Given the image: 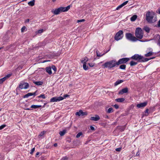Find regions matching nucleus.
Returning <instances> with one entry per match:
<instances>
[{
    "instance_id": "nucleus-27",
    "label": "nucleus",
    "mask_w": 160,
    "mask_h": 160,
    "mask_svg": "<svg viewBox=\"0 0 160 160\" xmlns=\"http://www.w3.org/2000/svg\"><path fill=\"white\" fill-rule=\"evenodd\" d=\"M126 65L125 64H122L119 67V68L121 69L124 70L126 69Z\"/></svg>"
},
{
    "instance_id": "nucleus-38",
    "label": "nucleus",
    "mask_w": 160,
    "mask_h": 160,
    "mask_svg": "<svg viewBox=\"0 0 160 160\" xmlns=\"http://www.w3.org/2000/svg\"><path fill=\"white\" fill-rule=\"evenodd\" d=\"M12 74L11 73L8 74L4 77L5 78V79H7L9 78L12 75Z\"/></svg>"
},
{
    "instance_id": "nucleus-63",
    "label": "nucleus",
    "mask_w": 160,
    "mask_h": 160,
    "mask_svg": "<svg viewBox=\"0 0 160 160\" xmlns=\"http://www.w3.org/2000/svg\"><path fill=\"white\" fill-rule=\"evenodd\" d=\"M159 52H160V51H159Z\"/></svg>"
},
{
    "instance_id": "nucleus-29",
    "label": "nucleus",
    "mask_w": 160,
    "mask_h": 160,
    "mask_svg": "<svg viewBox=\"0 0 160 160\" xmlns=\"http://www.w3.org/2000/svg\"><path fill=\"white\" fill-rule=\"evenodd\" d=\"M66 130H62V131H60L59 132V134L61 136H63L66 133Z\"/></svg>"
},
{
    "instance_id": "nucleus-36",
    "label": "nucleus",
    "mask_w": 160,
    "mask_h": 160,
    "mask_svg": "<svg viewBox=\"0 0 160 160\" xmlns=\"http://www.w3.org/2000/svg\"><path fill=\"white\" fill-rule=\"evenodd\" d=\"M38 97V98H42L43 99H45V98L46 97L45 96V95L44 94H41L40 95V96H39Z\"/></svg>"
},
{
    "instance_id": "nucleus-32",
    "label": "nucleus",
    "mask_w": 160,
    "mask_h": 160,
    "mask_svg": "<svg viewBox=\"0 0 160 160\" xmlns=\"http://www.w3.org/2000/svg\"><path fill=\"white\" fill-rule=\"evenodd\" d=\"M82 135V132H80L78 133L76 135V137L77 138H78L80 137V136Z\"/></svg>"
},
{
    "instance_id": "nucleus-44",
    "label": "nucleus",
    "mask_w": 160,
    "mask_h": 160,
    "mask_svg": "<svg viewBox=\"0 0 160 160\" xmlns=\"http://www.w3.org/2000/svg\"><path fill=\"white\" fill-rule=\"evenodd\" d=\"M35 148H32L31 151V152H30V153L31 154H32L33 152L35 151Z\"/></svg>"
},
{
    "instance_id": "nucleus-15",
    "label": "nucleus",
    "mask_w": 160,
    "mask_h": 160,
    "mask_svg": "<svg viewBox=\"0 0 160 160\" xmlns=\"http://www.w3.org/2000/svg\"><path fill=\"white\" fill-rule=\"evenodd\" d=\"M100 119L98 115H96L95 117H91L90 119L94 121H98Z\"/></svg>"
},
{
    "instance_id": "nucleus-37",
    "label": "nucleus",
    "mask_w": 160,
    "mask_h": 160,
    "mask_svg": "<svg viewBox=\"0 0 160 160\" xmlns=\"http://www.w3.org/2000/svg\"><path fill=\"white\" fill-rule=\"evenodd\" d=\"M45 132L44 131H43L40 132V134L38 136L41 137L45 133Z\"/></svg>"
},
{
    "instance_id": "nucleus-58",
    "label": "nucleus",
    "mask_w": 160,
    "mask_h": 160,
    "mask_svg": "<svg viewBox=\"0 0 160 160\" xmlns=\"http://www.w3.org/2000/svg\"><path fill=\"white\" fill-rule=\"evenodd\" d=\"M25 109L26 110H30V109L29 108H27Z\"/></svg>"
},
{
    "instance_id": "nucleus-9",
    "label": "nucleus",
    "mask_w": 160,
    "mask_h": 160,
    "mask_svg": "<svg viewBox=\"0 0 160 160\" xmlns=\"http://www.w3.org/2000/svg\"><path fill=\"white\" fill-rule=\"evenodd\" d=\"M63 99V98L61 96L58 97H54L50 99L51 102L59 101Z\"/></svg>"
},
{
    "instance_id": "nucleus-42",
    "label": "nucleus",
    "mask_w": 160,
    "mask_h": 160,
    "mask_svg": "<svg viewBox=\"0 0 160 160\" xmlns=\"http://www.w3.org/2000/svg\"><path fill=\"white\" fill-rule=\"evenodd\" d=\"M88 64L89 66L91 67H92L94 65V63H88Z\"/></svg>"
},
{
    "instance_id": "nucleus-18",
    "label": "nucleus",
    "mask_w": 160,
    "mask_h": 160,
    "mask_svg": "<svg viewBox=\"0 0 160 160\" xmlns=\"http://www.w3.org/2000/svg\"><path fill=\"white\" fill-rule=\"evenodd\" d=\"M46 72L50 75L52 73L51 68L50 67H48L46 68Z\"/></svg>"
},
{
    "instance_id": "nucleus-11",
    "label": "nucleus",
    "mask_w": 160,
    "mask_h": 160,
    "mask_svg": "<svg viewBox=\"0 0 160 160\" xmlns=\"http://www.w3.org/2000/svg\"><path fill=\"white\" fill-rule=\"evenodd\" d=\"M29 86V84L28 83H20L19 85V87L21 89H27Z\"/></svg>"
},
{
    "instance_id": "nucleus-40",
    "label": "nucleus",
    "mask_w": 160,
    "mask_h": 160,
    "mask_svg": "<svg viewBox=\"0 0 160 160\" xmlns=\"http://www.w3.org/2000/svg\"><path fill=\"white\" fill-rule=\"evenodd\" d=\"M52 68L53 70H54V71H56L57 70L56 67L54 65H52Z\"/></svg>"
},
{
    "instance_id": "nucleus-56",
    "label": "nucleus",
    "mask_w": 160,
    "mask_h": 160,
    "mask_svg": "<svg viewBox=\"0 0 160 160\" xmlns=\"http://www.w3.org/2000/svg\"><path fill=\"white\" fill-rule=\"evenodd\" d=\"M148 109H146V111H145V112L146 113V112L148 113Z\"/></svg>"
},
{
    "instance_id": "nucleus-23",
    "label": "nucleus",
    "mask_w": 160,
    "mask_h": 160,
    "mask_svg": "<svg viewBox=\"0 0 160 160\" xmlns=\"http://www.w3.org/2000/svg\"><path fill=\"white\" fill-rule=\"evenodd\" d=\"M109 50H108L106 52L104 53L103 54H101L98 51H96L97 56V57H101L104 55Z\"/></svg>"
},
{
    "instance_id": "nucleus-25",
    "label": "nucleus",
    "mask_w": 160,
    "mask_h": 160,
    "mask_svg": "<svg viewBox=\"0 0 160 160\" xmlns=\"http://www.w3.org/2000/svg\"><path fill=\"white\" fill-rule=\"evenodd\" d=\"M42 107L41 105H32L31 106V108H39L41 107Z\"/></svg>"
},
{
    "instance_id": "nucleus-39",
    "label": "nucleus",
    "mask_w": 160,
    "mask_h": 160,
    "mask_svg": "<svg viewBox=\"0 0 160 160\" xmlns=\"http://www.w3.org/2000/svg\"><path fill=\"white\" fill-rule=\"evenodd\" d=\"M125 126L120 127L119 128V129L121 130V131H123L125 130Z\"/></svg>"
},
{
    "instance_id": "nucleus-34",
    "label": "nucleus",
    "mask_w": 160,
    "mask_h": 160,
    "mask_svg": "<svg viewBox=\"0 0 160 160\" xmlns=\"http://www.w3.org/2000/svg\"><path fill=\"white\" fill-rule=\"evenodd\" d=\"M6 80V79H5V78L4 77L3 78H1L0 79V83H2L4 81Z\"/></svg>"
},
{
    "instance_id": "nucleus-62",
    "label": "nucleus",
    "mask_w": 160,
    "mask_h": 160,
    "mask_svg": "<svg viewBox=\"0 0 160 160\" xmlns=\"http://www.w3.org/2000/svg\"><path fill=\"white\" fill-rule=\"evenodd\" d=\"M1 109H0V111H1Z\"/></svg>"
},
{
    "instance_id": "nucleus-6",
    "label": "nucleus",
    "mask_w": 160,
    "mask_h": 160,
    "mask_svg": "<svg viewBox=\"0 0 160 160\" xmlns=\"http://www.w3.org/2000/svg\"><path fill=\"white\" fill-rule=\"evenodd\" d=\"M125 36L127 39L132 42H136L138 40L131 33H127L125 34Z\"/></svg>"
},
{
    "instance_id": "nucleus-10",
    "label": "nucleus",
    "mask_w": 160,
    "mask_h": 160,
    "mask_svg": "<svg viewBox=\"0 0 160 160\" xmlns=\"http://www.w3.org/2000/svg\"><path fill=\"white\" fill-rule=\"evenodd\" d=\"M87 114L88 113L87 112H83L82 110H80L79 112L76 113L75 115L78 116H86L87 115Z\"/></svg>"
},
{
    "instance_id": "nucleus-57",
    "label": "nucleus",
    "mask_w": 160,
    "mask_h": 160,
    "mask_svg": "<svg viewBox=\"0 0 160 160\" xmlns=\"http://www.w3.org/2000/svg\"><path fill=\"white\" fill-rule=\"evenodd\" d=\"M155 58V57H152V58H149V59H148H148H149V60L151 59H153V58Z\"/></svg>"
},
{
    "instance_id": "nucleus-7",
    "label": "nucleus",
    "mask_w": 160,
    "mask_h": 160,
    "mask_svg": "<svg viewBox=\"0 0 160 160\" xmlns=\"http://www.w3.org/2000/svg\"><path fill=\"white\" fill-rule=\"evenodd\" d=\"M123 37V32L122 30H119L115 35L114 38L115 40L118 41L122 39Z\"/></svg>"
},
{
    "instance_id": "nucleus-35",
    "label": "nucleus",
    "mask_w": 160,
    "mask_h": 160,
    "mask_svg": "<svg viewBox=\"0 0 160 160\" xmlns=\"http://www.w3.org/2000/svg\"><path fill=\"white\" fill-rule=\"evenodd\" d=\"M112 110L113 109L112 108H110L108 109L107 112L108 113H111L113 112Z\"/></svg>"
},
{
    "instance_id": "nucleus-60",
    "label": "nucleus",
    "mask_w": 160,
    "mask_h": 160,
    "mask_svg": "<svg viewBox=\"0 0 160 160\" xmlns=\"http://www.w3.org/2000/svg\"><path fill=\"white\" fill-rule=\"evenodd\" d=\"M56 1V0H53V2H54V1Z\"/></svg>"
},
{
    "instance_id": "nucleus-45",
    "label": "nucleus",
    "mask_w": 160,
    "mask_h": 160,
    "mask_svg": "<svg viewBox=\"0 0 160 160\" xmlns=\"http://www.w3.org/2000/svg\"><path fill=\"white\" fill-rule=\"evenodd\" d=\"M68 158L67 157L65 156L64 157H63L62 158L61 160H68Z\"/></svg>"
},
{
    "instance_id": "nucleus-2",
    "label": "nucleus",
    "mask_w": 160,
    "mask_h": 160,
    "mask_svg": "<svg viewBox=\"0 0 160 160\" xmlns=\"http://www.w3.org/2000/svg\"><path fill=\"white\" fill-rule=\"evenodd\" d=\"M102 67L104 68H108L109 69H111L115 67H117V61L112 60L106 62L102 65Z\"/></svg>"
},
{
    "instance_id": "nucleus-31",
    "label": "nucleus",
    "mask_w": 160,
    "mask_h": 160,
    "mask_svg": "<svg viewBox=\"0 0 160 160\" xmlns=\"http://www.w3.org/2000/svg\"><path fill=\"white\" fill-rule=\"evenodd\" d=\"M86 63L83 64V69L85 70H87L88 69V67L86 65Z\"/></svg>"
},
{
    "instance_id": "nucleus-48",
    "label": "nucleus",
    "mask_w": 160,
    "mask_h": 160,
    "mask_svg": "<svg viewBox=\"0 0 160 160\" xmlns=\"http://www.w3.org/2000/svg\"><path fill=\"white\" fill-rule=\"evenodd\" d=\"M90 129L92 131H94L95 130L94 128L92 126H90Z\"/></svg>"
},
{
    "instance_id": "nucleus-52",
    "label": "nucleus",
    "mask_w": 160,
    "mask_h": 160,
    "mask_svg": "<svg viewBox=\"0 0 160 160\" xmlns=\"http://www.w3.org/2000/svg\"><path fill=\"white\" fill-rule=\"evenodd\" d=\"M158 27H160V20L158 21Z\"/></svg>"
},
{
    "instance_id": "nucleus-4",
    "label": "nucleus",
    "mask_w": 160,
    "mask_h": 160,
    "mask_svg": "<svg viewBox=\"0 0 160 160\" xmlns=\"http://www.w3.org/2000/svg\"><path fill=\"white\" fill-rule=\"evenodd\" d=\"M131 58L141 62H147L149 60L148 58H144L143 57L138 54H136L132 56Z\"/></svg>"
},
{
    "instance_id": "nucleus-59",
    "label": "nucleus",
    "mask_w": 160,
    "mask_h": 160,
    "mask_svg": "<svg viewBox=\"0 0 160 160\" xmlns=\"http://www.w3.org/2000/svg\"><path fill=\"white\" fill-rule=\"evenodd\" d=\"M158 12L159 14H160V8L158 9Z\"/></svg>"
},
{
    "instance_id": "nucleus-17",
    "label": "nucleus",
    "mask_w": 160,
    "mask_h": 160,
    "mask_svg": "<svg viewBox=\"0 0 160 160\" xmlns=\"http://www.w3.org/2000/svg\"><path fill=\"white\" fill-rule=\"evenodd\" d=\"M88 58L86 57H85L84 58H82L81 61L82 63L83 64H85L88 61Z\"/></svg>"
},
{
    "instance_id": "nucleus-50",
    "label": "nucleus",
    "mask_w": 160,
    "mask_h": 160,
    "mask_svg": "<svg viewBox=\"0 0 160 160\" xmlns=\"http://www.w3.org/2000/svg\"><path fill=\"white\" fill-rule=\"evenodd\" d=\"M69 96V95H67V94H65L63 95V97L64 98H66L67 97H68Z\"/></svg>"
},
{
    "instance_id": "nucleus-47",
    "label": "nucleus",
    "mask_w": 160,
    "mask_h": 160,
    "mask_svg": "<svg viewBox=\"0 0 160 160\" xmlns=\"http://www.w3.org/2000/svg\"><path fill=\"white\" fill-rule=\"evenodd\" d=\"M121 148H118L116 149V151L118 152H120L121 151Z\"/></svg>"
},
{
    "instance_id": "nucleus-24",
    "label": "nucleus",
    "mask_w": 160,
    "mask_h": 160,
    "mask_svg": "<svg viewBox=\"0 0 160 160\" xmlns=\"http://www.w3.org/2000/svg\"><path fill=\"white\" fill-rule=\"evenodd\" d=\"M35 0H32V1H31L29 2L28 3V4L31 6H33L34 4H35Z\"/></svg>"
},
{
    "instance_id": "nucleus-43",
    "label": "nucleus",
    "mask_w": 160,
    "mask_h": 160,
    "mask_svg": "<svg viewBox=\"0 0 160 160\" xmlns=\"http://www.w3.org/2000/svg\"><path fill=\"white\" fill-rule=\"evenodd\" d=\"M6 125H2L0 126V130H2L6 127Z\"/></svg>"
},
{
    "instance_id": "nucleus-8",
    "label": "nucleus",
    "mask_w": 160,
    "mask_h": 160,
    "mask_svg": "<svg viewBox=\"0 0 160 160\" xmlns=\"http://www.w3.org/2000/svg\"><path fill=\"white\" fill-rule=\"evenodd\" d=\"M130 60L129 58H124L119 59L118 62H117L118 66L121 64L126 63Z\"/></svg>"
},
{
    "instance_id": "nucleus-20",
    "label": "nucleus",
    "mask_w": 160,
    "mask_h": 160,
    "mask_svg": "<svg viewBox=\"0 0 160 160\" xmlns=\"http://www.w3.org/2000/svg\"><path fill=\"white\" fill-rule=\"evenodd\" d=\"M33 82L38 86L42 85L43 83V82L42 81H34Z\"/></svg>"
},
{
    "instance_id": "nucleus-51",
    "label": "nucleus",
    "mask_w": 160,
    "mask_h": 160,
    "mask_svg": "<svg viewBox=\"0 0 160 160\" xmlns=\"http://www.w3.org/2000/svg\"><path fill=\"white\" fill-rule=\"evenodd\" d=\"M43 32V29H40L38 30V33H41Z\"/></svg>"
},
{
    "instance_id": "nucleus-3",
    "label": "nucleus",
    "mask_w": 160,
    "mask_h": 160,
    "mask_svg": "<svg viewBox=\"0 0 160 160\" xmlns=\"http://www.w3.org/2000/svg\"><path fill=\"white\" fill-rule=\"evenodd\" d=\"M71 5H69L65 7H60V8L56 9L54 11H52V12L55 15H58L62 12H65L68 11L70 8Z\"/></svg>"
},
{
    "instance_id": "nucleus-49",
    "label": "nucleus",
    "mask_w": 160,
    "mask_h": 160,
    "mask_svg": "<svg viewBox=\"0 0 160 160\" xmlns=\"http://www.w3.org/2000/svg\"><path fill=\"white\" fill-rule=\"evenodd\" d=\"M114 107H115V108L116 109H118V108H119V106H118L117 105V104H115L114 105Z\"/></svg>"
},
{
    "instance_id": "nucleus-33",
    "label": "nucleus",
    "mask_w": 160,
    "mask_h": 160,
    "mask_svg": "<svg viewBox=\"0 0 160 160\" xmlns=\"http://www.w3.org/2000/svg\"><path fill=\"white\" fill-rule=\"evenodd\" d=\"M144 29L147 32H148L150 31V29L148 27H145L144 28Z\"/></svg>"
},
{
    "instance_id": "nucleus-1",
    "label": "nucleus",
    "mask_w": 160,
    "mask_h": 160,
    "mask_svg": "<svg viewBox=\"0 0 160 160\" xmlns=\"http://www.w3.org/2000/svg\"><path fill=\"white\" fill-rule=\"evenodd\" d=\"M146 17L147 21L150 23H153L157 20L156 15L152 11H148L146 14Z\"/></svg>"
},
{
    "instance_id": "nucleus-41",
    "label": "nucleus",
    "mask_w": 160,
    "mask_h": 160,
    "mask_svg": "<svg viewBox=\"0 0 160 160\" xmlns=\"http://www.w3.org/2000/svg\"><path fill=\"white\" fill-rule=\"evenodd\" d=\"M26 28V27L25 26H23V27L21 29V31L22 32H23L25 30V29Z\"/></svg>"
},
{
    "instance_id": "nucleus-22",
    "label": "nucleus",
    "mask_w": 160,
    "mask_h": 160,
    "mask_svg": "<svg viewBox=\"0 0 160 160\" xmlns=\"http://www.w3.org/2000/svg\"><path fill=\"white\" fill-rule=\"evenodd\" d=\"M137 15H134L131 17L130 20L132 21H134L137 19Z\"/></svg>"
},
{
    "instance_id": "nucleus-53",
    "label": "nucleus",
    "mask_w": 160,
    "mask_h": 160,
    "mask_svg": "<svg viewBox=\"0 0 160 160\" xmlns=\"http://www.w3.org/2000/svg\"><path fill=\"white\" fill-rule=\"evenodd\" d=\"M29 21V19H27L26 21H25V22H28Z\"/></svg>"
},
{
    "instance_id": "nucleus-16",
    "label": "nucleus",
    "mask_w": 160,
    "mask_h": 160,
    "mask_svg": "<svg viewBox=\"0 0 160 160\" xmlns=\"http://www.w3.org/2000/svg\"><path fill=\"white\" fill-rule=\"evenodd\" d=\"M128 88H126L120 90L119 92V94H122L124 93L127 92H128Z\"/></svg>"
},
{
    "instance_id": "nucleus-26",
    "label": "nucleus",
    "mask_w": 160,
    "mask_h": 160,
    "mask_svg": "<svg viewBox=\"0 0 160 160\" xmlns=\"http://www.w3.org/2000/svg\"><path fill=\"white\" fill-rule=\"evenodd\" d=\"M131 66H135L137 64V63L133 61H131L130 63Z\"/></svg>"
},
{
    "instance_id": "nucleus-13",
    "label": "nucleus",
    "mask_w": 160,
    "mask_h": 160,
    "mask_svg": "<svg viewBox=\"0 0 160 160\" xmlns=\"http://www.w3.org/2000/svg\"><path fill=\"white\" fill-rule=\"evenodd\" d=\"M147 104V102H144L142 103L138 104L137 105V106L138 108H142L146 106Z\"/></svg>"
},
{
    "instance_id": "nucleus-28",
    "label": "nucleus",
    "mask_w": 160,
    "mask_h": 160,
    "mask_svg": "<svg viewBox=\"0 0 160 160\" xmlns=\"http://www.w3.org/2000/svg\"><path fill=\"white\" fill-rule=\"evenodd\" d=\"M153 54V52H150L145 54V56L146 57H148L152 56Z\"/></svg>"
},
{
    "instance_id": "nucleus-30",
    "label": "nucleus",
    "mask_w": 160,
    "mask_h": 160,
    "mask_svg": "<svg viewBox=\"0 0 160 160\" xmlns=\"http://www.w3.org/2000/svg\"><path fill=\"white\" fill-rule=\"evenodd\" d=\"M157 38L158 39L157 44L159 46H160V35H158Z\"/></svg>"
},
{
    "instance_id": "nucleus-5",
    "label": "nucleus",
    "mask_w": 160,
    "mask_h": 160,
    "mask_svg": "<svg viewBox=\"0 0 160 160\" xmlns=\"http://www.w3.org/2000/svg\"><path fill=\"white\" fill-rule=\"evenodd\" d=\"M143 32L141 28H137L135 31V36L136 38L139 39H141L143 38Z\"/></svg>"
},
{
    "instance_id": "nucleus-46",
    "label": "nucleus",
    "mask_w": 160,
    "mask_h": 160,
    "mask_svg": "<svg viewBox=\"0 0 160 160\" xmlns=\"http://www.w3.org/2000/svg\"><path fill=\"white\" fill-rule=\"evenodd\" d=\"M85 21V20L84 19L78 20L77 22H84Z\"/></svg>"
},
{
    "instance_id": "nucleus-19",
    "label": "nucleus",
    "mask_w": 160,
    "mask_h": 160,
    "mask_svg": "<svg viewBox=\"0 0 160 160\" xmlns=\"http://www.w3.org/2000/svg\"><path fill=\"white\" fill-rule=\"evenodd\" d=\"M125 100V99L124 98H118L115 99V101L118 102H122Z\"/></svg>"
},
{
    "instance_id": "nucleus-14",
    "label": "nucleus",
    "mask_w": 160,
    "mask_h": 160,
    "mask_svg": "<svg viewBox=\"0 0 160 160\" xmlns=\"http://www.w3.org/2000/svg\"><path fill=\"white\" fill-rule=\"evenodd\" d=\"M128 1H127L125 2H123L121 4V5L118 6L116 8V10H119L120 8H121L124 5H126L128 2Z\"/></svg>"
},
{
    "instance_id": "nucleus-21",
    "label": "nucleus",
    "mask_w": 160,
    "mask_h": 160,
    "mask_svg": "<svg viewBox=\"0 0 160 160\" xmlns=\"http://www.w3.org/2000/svg\"><path fill=\"white\" fill-rule=\"evenodd\" d=\"M123 82V80H118L115 83L114 85L116 86Z\"/></svg>"
},
{
    "instance_id": "nucleus-55",
    "label": "nucleus",
    "mask_w": 160,
    "mask_h": 160,
    "mask_svg": "<svg viewBox=\"0 0 160 160\" xmlns=\"http://www.w3.org/2000/svg\"><path fill=\"white\" fill-rule=\"evenodd\" d=\"M39 154V152H37L36 154V156L37 157V156Z\"/></svg>"
},
{
    "instance_id": "nucleus-12",
    "label": "nucleus",
    "mask_w": 160,
    "mask_h": 160,
    "mask_svg": "<svg viewBox=\"0 0 160 160\" xmlns=\"http://www.w3.org/2000/svg\"><path fill=\"white\" fill-rule=\"evenodd\" d=\"M37 91H36L34 92L31 93V92H29L27 94H26L25 95L23 96V98H28L29 96H31L32 95H33L34 96H35L36 95V93Z\"/></svg>"
},
{
    "instance_id": "nucleus-61",
    "label": "nucleus",
    "mask_w": 160,
    "mask_h": 160,
    "mask_svg": "<svg viewBox=\"0 0 160 160\" xmlns=\"http://www.w3.org/2000/svg\"><path fill=\"white\" fill-rule=\"evenodd\" d=\"M102 63V62H100V63Z\"/></svg>"
},
{
    "instance_id": "nucleus-64",
    "label": "nucleus",
    "mask_w": 160,
    "mask_h": 160,
    "mask_svg": "<svg viewBox=\"0 0 160 160\" xmlns=\"http://www.w3.org/2000/svg\"><path fill=\"white\" fill-rule=\"evenodd\" d=\"M1 49V48H0V49Z\"/></svg>"
},
{
    "instance_id": "nucleus-54",
    "label": "nucleus",
    "mask_w": 160,
    "mask_h": 160,
    "mask_svg": "<svg viewBox=\"0 0 160 160\" xmlns=\"http://www.w3.org/2000/svg\"><path fill=\"white\" fill-rule=\"evenodd\" d=\"M58 145V144H57V143H55L54 145H53V146L55 147H56Z\"/></svg>"
}]
</instances>
